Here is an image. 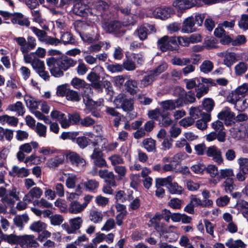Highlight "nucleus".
<instances>
[{"instance_id":"obj_54","label":"nucleus","mask_w":248,"mask_h":248,"mask_svg":"<svg viewBox=\"0 0 248 248\" xmlns=\"http://www.w3.org/2000/svg\"><path fill=\"white\" fill-rule=\"evenodd\" d=\"M78 178L76 175L68 174L65 182L66 186L69 188H73L75 187Z\"/></svg>"},{"instance_id":"obj_39","label":"nucleus","mask_w":248,"mask_h":248,"mask_svg":"<svg viewBox=\"0 0 248 248\" xmlns=\"http://www.w3.org/2000/svg\"><path fill=\"white\" fill-rule=\"evenodd\" d=\"M181 40H183L185 43H197L200 42L202 40V36L199 33H194L191 34L188 38L181 37L179 38V42L181 43Z\"/></svg>"},{"instance_id":"obj_23","label":"nucleus","mask_w":248,"mask_h":248,"mask_svg":"<svg viewBox=\"0 0 248 248\" xmlns=\"http://www.w3.org/2000/svg\"><path fill=\"white\" fill-rule=\"evenodd\" d=\"M86 207V203L80 204L78 201H73L70 202L67 212L73 214H78L82 212Z\"/></svg>"},{"instance_id":"obj_10","label":"nucleus","mask_w":248,"mask_h":248,"mask_svg":"<svg viewBox=\"0 0 248 248\" xmlns=\"http://www.w3.org/2000/svg\"><path fill=\"white\" fill-rule=\"evenodd\" d=\"M50 116L53 119L57 120L62 128H68L71 124L69 117L67 118L65 114L57 110H53L51 112Z\"/></svg>"},{"instance_id":"obj_36","label":"nucleus","mask_w":248,"mask_h":248,"mask_svg":"<svg viewBox=\"0 0 248 248\" xmlns=\"http://www.w3.org/2000/svg\"><path fill=\"white\" fill-rule=\"evenodd\" d=\"M170 113L168 112H162L160 119L158 120L159 124L161 126L167 127L172 123V120L170 117Z\"/></svg>"},{"instance_id":"obj_31","label":"nucleus","mask_w":248,"mask_h":248,"mask_svg":"<svg viewBox=\"0 0 248 248\" xmlns=\"http://www.w3.org/2000/svg\"><path fill=\"white\" fill-rule=\"evenodd\" d=\"M7 109L11 111L16 112L19 116H23L25 112V108L20 101H17L15 104H10Z\"/></svg>"},{"instance_id":"obj_21","label":"nucleus","mask_w":248,"mask_h":248,"mask_svg":"<svg viewBox=\"0 0 248 248\" xmlns=\"http://www.w3.org/2000/svg\"><path fill=\"white\" fill-rule=\"evenodd\" d=\"M98 175L101 178L105 179L109 185L116 186L115 176L112 171H109L106 169L100 170L98 171Z\"/></svg>"},{"instance_id":"obj_13","label":"nucleus","mask_w":248,"mask_h":248,"mask_svg":"<svg viewBox=\"0 0 248 248\" xmlns=\"http://www.w3.org/2000/svg\"><path fill=\"white\" fill-rule=\"evenodd\" d=\"M206 154L208 157H212L214 161L218 165L223 162L221 150L216 146L209 147L206 150Z\"/></svg>"},{"instance_id":"obj_2","label":"nucleus","mask_w":248,"mask_h":248,"mask_svg":"<svg viewBox=\"0 0 248 248\" xmlns=\"http://www.w3.org/2000/svg\"><path fill=\"white\" fill-rule=\"evenodd\" d=\"M30 29L37 36L38 41L46 45L57 46L61 42L64 45L72 44L75 42L72 35L68 32L64 33L62 35L61 40H59L57 38L47 35V33L45 31L38 29L35 27H31Z\"/></svg>"},{"instance_id":"obj_46","label":"nucleus","mask_w":248,"mask_h":248,"mask_svg":"<svg viewBox=\"0 0 248 248\" xmlns=\"http://www.w3.org/2000/svg\"><path fill=\"white\" fill-rule=\"evenodd\" d=\"M89 218L93 223H98L102 221L103 219V215L101 212L96 210H92L90 212Z\"/></svg>"},{"instance_id":"obj_15","label":"nucleus","mask_w":248,"mask_h":248,"mask_svg":"<svg viewBox=\"0 0 248 248\" xmlns=\"http://www.w3.org/2000/svg\"><path fill=\"white\" fill-rule=\"evenodd\" d=\"M173 14V10L171 7H158L156 8L153 13L155 18L162 20L170 17Z\"/></svg>"},{"instance_id":"obj_9","label":"nucleus","mask_w":248,"mask_h":248,"mask_svg":"<svg viewBox=\"0 0 248 248\" xmlns=\"http://www.w3.org/2000/svg\"><path fill=\"white\" fill-rule=\"evenodd\" d=\"M114 102L118 108H121L124 111H131L133 109V101L126 98L123 95L117 96Z\"/></svg>"},{"instance_id":"obj_57","label":"nucleus","mask_w":248,"mask_h":248,"mask_svg":"<svg viewBox=\"0 0 248 248\" xmlns=\"http://www.w3.org/2000/svg\"><path fill=\"white\" fill-rule=\"evenodd\" d=\"M224 189L227 193H231L234 189L235 185L232 178H228L223 183Z\"/></svg>"},{"instance_id":"obj_48","label":"nucleus","mask_w":248,"mask_h":248,"mask_svg":"<svg viewBox=\"0 0 248 248\" xmlns=\"http://www.w3.org/2000/svg\"><path fill=\"white\" fill-rule=\"evenodd\" d=\"M123 68L127 71H133L136 68V63L131 57H126L123 63Z\"/></svg>"},{"instance_id":"obj_7","label":"nucleus","mask_w":248,"mask_h":248,"mask_svg":"<svg viewBox=\"0 0 248 248\" xmlns=\"http://www.w3.org/2000/svg\"><path fill=\"white\" fill-rule=\"evenodd\" d=\"M91 0H79L75 2L73 11L74 13L79 16H86L89 13L93 15V13L89 8L88 4Z\"/></svg>"},{"instance_id":"obj_25","label":"nucleus","mask_w":248,"mask_h":248,"mask_svg":"<svg viewBox=\"0 0 248 248\" xmlns=\"http://www.w3.org/2000/svg\"><path fill=\"white\" fill-rule=\"evenodd\" d=\"M67 157L72 164L77 167H82L86 164L85 160L75 152L70 153Z\"/></svg>"},{"instance_id":"obj_34","label":"nucleus","mask_w":248,"mask_h":248,"mask_svg":"<svg viewBox=\"0 0 248 248\" xmlns=\"http://www.w3.org/2000/svg\"><path fill=\"white\" fill-rule=\"evenodd\" d=\"M83 223V219L81 217H77L69 220V223L72 227L74 233L81 227Z\"/></svg>"},{"instance_id":"obj_47","label":"nucleus","mask_w":248,"mask_h":248,"mask_svg":"<svg viewBox=\"0 0 248 248\" xmlns=\"http://www.w3.org/2000/svg\"><path fill=\"white\" fill-rule=\"evenodd\" d=\"M168 188L169 192L172 194L180 195L184 191L183 187L179 186L176 182H171L168 186Z\"/></svg>"},{"instance_id":"obj_29","label":"nucleus","mask_w":248,"mask_h":248,"mask_svg":"<svg viewBox=\"0 0 248 248\" xmlns=\"http://www.w3.org/2000/svg\"><path fill=\"white\" fill-rule=\"evenodd\" d=\"M109 5L106 2L103 0H99L95 4V8L98 11V13H93V15L99 16L100 15L104 17V15L107 13V10L108 9Z\"/></svg>"},{"instance_id":"obj_32","label":"nucleus","mask_w":248,"mask_h":248,"mask_svg":"<svg viewBox=\"0 0 248 248\" xmlns=\"http://www.w3.org/2000/svg\"><path fill=\"white\" fill-rule=\"evenodd\" d=\"M64 156L63 155L56 156L49 159L47 162V166L50 169H55L63 163Z\"/></svg>"},{"instance_id":"obj_24","label":"nucleus","mask_w":248,"mask_h":248,"mask_svg":"<svg viewBox=\"0 0 248 248\" xmlns=\"http://www.w3.org/2000/svg\"><path fill=\"white\" fill-rule=\"evenodd\" d=\"M9 173L11 176L21 178L28 176L30 173L29 170L24 167L20 168L17 166H14Z\"/></svg>"},{"instance_id":"obj_59","label":"nucleus","mask_w":248,"mask_h":248,"mask_svg":"<svg viewBox=\"0 0 248 248\" xmlns=\"http://www.w3.org/2000/svg\"><path fill=\"white\" fill-rule=\"evenodd\" d=\"M202 105L204 109L206 110L205 113L210 114L214 108L215 104L214 101L210 98L205 99L202 102Z\"/></svg>"},{"instance_id":"obj_58","label":"nucleus","mask_w":248,"mask_h":248,"mask_svg":"<svg viewBox=\"0 0 248 248\" xmlns=\"http://www.w3.org/2000/svg\"><path fill=\"white\" fill-rule=\"evenodd\" d=\"M186 94L185 90L180 86L176 87L173 91V95L178 98L176 99H180L182 102V107L183 106V99Z\"/></svg>"},{"instance_id":"obj_27","label":"nucleus","mask_w":248,"mask_h":248,"mask_svg":"<svg viewBox=\"0 0 248 248\" xmlns=\"http://www.w3.org/2000/svg\"><path fill=\"white\" fill-rule=\"evenodd\" d=\"M24 61L26 63H30L33 69L36 72L42 68H45V66L44 62L38 58H31V60L26 59V56L25 57Z\"/></svg>"},{"instance_id":"obj_64","label":"nucleus","mask_w":248,"mask_h":248,"mask_svg":"<svg viewBox=\"0 0 248 248\" xmlns=\"http://www.w3.org/2000/svg\"><path fill=\"white\" fill-rule=\"evenodd\" d=\"M240 169L244 173L248 174V158H240L238 160Z\"/></svg>"},{"instance_id":"obj_1","label":"nucleus","mask_w":248,"mask_h":248,"mask_svg":"<svg viewBox=\"0 0 248 248\" xmlns=\"http://www.w3.org/2000/svg\"><path fill=\"white\" fill-rule=\"evenodd\" d=\"M46 65L51 75L55 78H60L64 75V71L75 67L77 61L67 56L54 57L46 59Z\"/></svg>"},{"instance_id":"obj_40","label":"nucleus","mask_w":248,"mask_h":248,"mask_svg":"<svg viewBox=\"0 0 248 248\" xmlns=\"http://www.w3.org/2000/svg\"><path fill=\"white\" fill-rule=\"evenodd\" d=\"M206 113L203 112L200 107H191L189 110V114L191 117L195 121L203 115H205Z\"/></svg>"},{"instance_id":"obj_53","label":"nucleus","mask_w":248,"mask_h":248,"mask_svg":"<svg viewBox=\"0 0 248 248\" xmlns=\"http://www.w3.org/2000/svg\"><path fill=\"white\" fill-rule=\"evenodd\" d=\"M219 179H226L228 178L234 176L233 170L232 169H221L218 173Z\"/></svg>"},{"instance_id":"obj_35","label":"nucleus","mask_w":248,"mask_h":248,"mask_svg":"<svg viewBox=\"0 0 248 248\" xmlns=\"http://www.w3.org/2000/svg\"><path fill=\"white\" fill-rule=\"evenodd\" d=\"M211 120L210 114L206 113L205 115H203L201 119L197 120L196 122V126L200 129H204L207 127V123Z\"/></svg>"},{"instance_id":"obj_16","label":"nucleus","mask_w":248,"mask_h":248,"mask_svg":"<svg viewBox=\"0 0 248 248\" xmlns=\"http://www.w3.org/2000/svg\"><path fill=\"white\" fill-rule=\"evenodd\" d=\"M195 19L191 16L186 18L183 22L181 31L183 33H190L196 31Z\"/></svg>"},{"instance_id":"obj_3","label":"nucleus","mask_w":248,"mask_h":248,"mask_svg":"<svg viewBox=\"0 0 248 248\" xmlns=\"http://www.w3.org/2000/svg\"><path fill=\"white\" fill-rule=\"evenodd\" d=\"M14 40L20 46V50L23 54V58L31 50L35 48L37 46V41L36 39L32 36H28L27 39L24 37H16L14 38Z\"/></svg>"},{"instance_id":"obj_11","label":"nucleus","mask_w":248,"mask_h":248,"mask_svg":"<svg viewBox=\"0 0 248 248\" xmlns=\"http://www.w3.org/2000/svg\"><path fill=\"white\" fill-rule=\"evenodd\" d=\"M139 39L143 41L147 39L149 34L155 32L156 30L154 25L145 23L140 26L136 31Z\"/></svg>"},{"instance_id":"obj_12","label":"nucleus","mask_w":248,"mask_h":248,"mask_svg":"<svg viewBox=\"0 0 248 248\" xmlns=\"http://www.w3.org/2000/svg\"><path fill=\"white\" fill-rule=\"evenodd\" d=\"M19 246L22 248H28V247L37 248L39 244L33 235H20Z\"/></svg>"},{"instance_id":"obj_43","label":"nucleus","mask_w":248,"mask_h":248,"mask_svg":"<svg viewBox=\"0 0 248 248\" xmlns=\"http://www.w3.org/2000/svg\"><path fill=\"white\" fill-rule=\"evenodd\" d=\"M33 205L39 208H49L52 207V204L48 202L46 199L42 198L40 200H35L32 202Z\"/></svg>"},{"instance_id":"obj_45","label":"nucleus","mask_w":248,"mask_h":248,"mask_svg":"<svg viewBox=\"0 0 248 248\" xmlns=\"http://www.w3.org/2000/svg\"><path fill=\"white\" fill-rule=\"evenodd\" d=\"M144 148L149 152L155 150V141L152 138H147L142 141Z\"/></svg>"},{"instance_id":"obj_17","label":"nucleus","mask_w":248,"mask_h":248,"mask_svg":"<svg viewBox=\"0 0 248 248\" xmlns=\"http://www.w3.org/2000/svg\"><path fill=\"white\" fill-rule=\"evenodd\" d=\"M159 105L163 109L162 112H166L168 110H174L181 107L182 102L180 99L167 100L160 102Z\"/></svg>"},{"instance_id":"obj_60","label":"nucleus","mask_w":248,"mask_h":248,"mask_svg":"<svg viewBox=\"0 0 248 248\" xmlns=\"http://www.w3.org/2000/svg\"><path fill=\"white\" fill-rule=\"evenodd\" d=\"M99 34L97 33L95 35H93L89 33H84L81 36V38L84 42L92 43L99 39Z\"/></svg>"},{"instance_id":"obj_22","label":"nucleus","mask_w":248,"mask_h":248,"mask_svg":"<svg viewBox=\"0 0 248 248\" xmlns=\"http://www.w3.org/2000/svg\"><path fill=\"white\" fill-rule=\"evenodd\" d=\"M87 79L91 83V86L96 91L101 90L100 76L94 72H91L87 76Z\"/></svg>"},{"instance_id":"obj_28","label":"nucleus","mask_w":248,"mask_h":248,"mask_svg":"<svg viewBox=\"0 0 248 248\" xmlns=\"http://www.w3.org/2000/svg\"><path fill=\"white\" fill-rule=\"evenodd\" d=\"M18 123V119L15 116H9L4 114L0 116V123L2 125L5 124L9 126L15 127L16 126Z\"/></svg>"},{"instance_id":"obj_42","label":"nucleus","mask_w":248,"mask_h":248,"mask_svg":"<svg viewBox=\"0 0 248 248\" xmlns=\"http://www.w3.org/2000/svg\"><path fill=\"white\" fill-rule=\"evenodd\" d=\"M156 78L150 72L148 75L145 76L140 80V87H145L151 85Z\"/></svg>"},{"instance_id":"obj_6","label":"nucleus","mask_w":248,"mask_h":248,"mask_svg":"<svg viewBox=\"0 0 248 248\" xmlns=\"http://www.w3.org/2000/svg\"><path fill=\"white\" fill-rule=\"evenodd\" d=\"M102 27L107 32L114 34L118 37L123 36L125 32L122 25L119 21L104 22L102 24Z\"/></svg>"},{"instance_id":"obj_33","label":"nucleus","mask_w":248,"mask_h":248,"mask_svg":"<svg viewBox=\"0 0 248 248\" xmlns=\"http://www.w3.org/2000/svg\"><path fill=\"white\" fill-rule=\"evenodd\" d=\"M238 61L237 55L232 52L226 51L223 63L228 67H231L234 63Z\"/></svg>"},{"instance_id":"obj_4","label":"nucleus","mask_w":248,"mask_h":248,"mask_svg":"<svg viewBox=\"0 0 248 248\" xmlns=\"http://www.w3.org/2000/svg\"><path fill=\"white\" fill-rule=\"evenodd\" d=\"M177 41L175 37L165 35L159 39L157 42L158 48L162 52L175 49Z\"/></svg>"},{"instance_id":"obj_38","label":"nucleus","mask_w":248,"mask_h":248,"mask_svg":"<svg viewBox=\"0 0 248 248\" xmlns=\"http://www.w3.org/2000/svg\"><path fill=\"white\" fill-rule=\"evenodd\" d=\"M29 220V217L26 214H23L22 215L16 216L14 218V222L15 224L19 228L22 229L24 224L28 222Z\"/></svg>"},{"instance_id":"obj_55","label":"nucleus","mask_w":248,"mask_h":248,"mask_svg":"<svg viewBox=\"0 0 248 248\" xmlns=\"http://www.w3.org/2000/svg\"><path fill=\"white\" fill-rule=\"evenodd\" d=\"M173 177L171 176H168L165 178H156L155 180L156 186H170L172 182Z\"/></svg>"},{"instance_id":"obj_41","label":"nucleus","mask_w":248,"mask_h":248,"mask_svg":"<svg viewBox=\"0 0 248 248\" xmlns=\"http://www.w3.org/2000/svg\"><path fill=\"white\" fill-rule=\"evenodd\" d=\"M214 68L213 63L209 60H205L200 66V69L201 72L204 74H208L211 72Z\"/></svg>"},{"instance_id":"obj_5","label":"nucleus","mask_w":248,"mask_h":248,"mask_svg":"<svg viewBox=\"0 0 248 248\" xmlns=\"http://www.w3.org/2000/svg\"><path fill=\"white\" fill-rule=\"evenodd\" d=\"M248 91V84L244 83L232 91L228 97V101L232 104L239 105L241 102V99L245 96Z\"/></svg>"},{"instance_id":"obj_56","label":"nucleus","mask_w":248,"mask_h":248,"mask_svg":"<svg viewBox=\"0 0 248 248\" xmlns=\"http://www.w3.org/2000/svg\"><path fill=\"white\" fill-rule=\"evenodd\" d=\"M235 73L237 76H240L245 73L247 69V65L244 62H239L235 66Z\"/></svg>"},{"instance_id":"obj_26","label":"nucleus","mask_w":248,"mask_h":248,"mask_svg":"<svg viewBox=\"0 0 248 248\" xmlns=\"http://www.w3.org/2000/svg\"><path fill=\"white\" fill-rule=\"evenodd\" d=\"M194 0H175L172 5L179 10H184L194 6Z\"/></svg>"},{"instance_id":"obj_20","label":"nucleus","mask_w":248,"mask_h":248,"mask_svg":"<svg viewBox=\"0 0 248 248\" xmlns=\"http://www.w3.org/2000/svg\"><path fill=\"white\" fill-rule=\"evenodd\" d=\"M11 22L14 24H18L21 26L29 27L30 25V21L28 18L20 13H14L12 17Z\"/></svg>"},{"instance_id":"obj_52","label":"nucleus","mask_w":248,"mask_h":248,"mask_svg":"<svg viewBox=\"0 0 248 248\" xmlns=\"http://www.w3.org/2000/svg\"><path fill=\"white\" fill-rule=\"evenodd\" d=\"M66 99L68 100L78 102L80 100V96L78 93L74 90L68 89L66 94Z\"/></svg>"},{"instance_id":"obj_62","label":"nucleus","mask_w":248,"mask_h":248,"mask_svg":"<svg viewBox=\"0 0 248 248\" xmlns=\"http://www.w3.org/2000/svg\"><path fill=\"white\" fill-rule=\"evenodd\" d=\"M168 68V64L166 62H163L161 63L154 70L151 71L152 73L155 77L156 78L162 72L165 71Z\"/></svg>"},{"instance_id":"obj_18","label":"nucleus","mask_w":248,"mask_h":248,"mask_svg":"<svg viewBox=\"0 0 248 248\" xmlns=\"http://www.w3.org/2000/svg\"><path fill=\"white\" fill-rule=\"evenodd\" d=\"M19 192L16 188L13 187L7 190L5 196L2 198L3 200L5 201L8 205H13L16 201L19 200Z\"/></svg>"},{"instance_id":"obj_30","label":"nucleus","mask_w":248,"mask_h":248,"mask_svg":"<svg viewBox=\"0 0 248 248\" xmlns=\"http://www.w3.org/2000/svg\"><path fill=\"white\" fill-rule=\"evenodd\" d=\"M1 239L5 242L11 245H19L20 243V235H16L14 234H4L1 235Z\"/></svg>"},{"instance_id":"obj_51","label":"nucleus","mask_w":248,"mask_h":248,"mask_svg":"<svg viewBox=\"0 0 248 248\" xmlns=\"http://www.w3.org/2000/svg\"><path fill=\"white\" fill-rule=\"evenodd\" d=\"M225 245L228 248H243L245 247V245L241 240L233 241L232 238L229 239Z\"/></svg>"},{"instance_id":"obj_61","label":"nucleus","mask_w":248,"mask_h":248,"mask_svg":"<svg viewBox=\"0 0 248 248\" xmlns=\"http://www.w3.org/2000/svg\"><path fill=\"white\" fill-rule=\"evenodd\" d=\"M185 82L186 84V88L187 89H191L194 87L195 89H196V87L201 83L198 78H194L189 79H186L185 80Z\"/></svg>"},{"instance_id":"obj_8","label":"nucleus","mask_w":248,"mask_h":248,"mask_svg":"<svg viewBox=\"0 0 248 248\" xmlns=\"http://www.w3.org/2000/svg\"><path fill=\"white\" fill-rule=\"evenodd\" d=\"M38 147V143L36 141H31L21 145L19 147V151L16 154L18 160L23 162L25 157L24 153L30 154L31 152L32 149H36Z\"/></svg>"},{"instance_id":"obj_49","label":"nucleus","mask_w":248,"mask_h":248,"mask_svg":"<svg viewBox=\"0 0 248 248\" xmlns=\"http://www.w3.org/2000/svg\"><path fill=\"white\" fill-rule=\"evenodd\" d=\"M83 185L90 191H94L99 186V183L93 179H90L83 183Z\"/></svg>"},{"instance_id":"obj_37","label":"nucleus","mask_w":248,"mask_h":248,"mask_svg":"<svg viewBox=\"0 0 248 248\" xmlns=\"http://www.w3.org/2000/svg\"><path fill=\"white\" fill-rule=\"evenodd\" d=\"M46 50L45 48L38 47L34 52H31L26 55V59L31 60V58H43L46 56Z\"/></svg>"},{"instance_id":"obj_63","label":"nucleus","mask_w":248,"mask_h":248,"mask_svg":"<svg viewBox=\"0 0 248 248\" xmlns=\"http://www.w3.org/2000/svg\"><path fill=\"white\" fill-rule=\"evenodd\" d=\"M237 206L242 211V214L244 217L248 216V202L242 200L237 203Z\"/></svg>"},{"instance_id":"obj_14","label":"nucleus","mask_w":248,"mask_h":248,"mask_svg":"<svg viewBox=\"0 0 248 248\" xmlns=\"http://www.w3.org/2000/svg\"><path fill=\"white\" fill-rule=\"evenodd\" d=\"M234 113L228 107L224 108L217 115L218 118L223 120L226 125L234 124Z\"/></svg>"},{"instance_id":"obj_50","label":"nucleus","mask_w":248,"mask_h":248,"mask_svg":"<svg viewBox=\"0 0 248 248\" xmlns=\"http://www.w3.org/2000/svg\"><path fill=\"white\" fill-rule=\"evenodd\" d=\"M46 228V224L40 221L34 222L30 227V229L31 231L38 232H42L45 230Z\"/></svg>"},{"instance_id":"obj_19","label":"nucleus","mask_w":248,"mask_h":248,"mask_svg":"<svg viewBox=\"0 0 248 248\" xmlns=\"http://www.w3.org/2000/svg\"><path fill=\"white\" fill-rule=\"evenodd\" d=\"M43 192L41 188L35 186L31 188L28 193L23 198V200L27 202H32L34 199L38 200L43 195Z\"/></svg>"},{"instance_id":"obj_44","label":"nucleus","mask_w":248,"mask_h":248,"mask_svg":"<svg viewBox=\"0 0 248 248\" xmlns=\"http://www.w3.org/2000/svg\"><path fill=\"white\" fill-rule=\"evenodd\" d=\"M171 63L179 66H186L191 62L190 59L188 58H180L175 57L171 60Z\"/></svg>"}]
</instances>
